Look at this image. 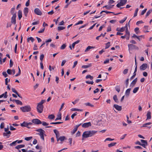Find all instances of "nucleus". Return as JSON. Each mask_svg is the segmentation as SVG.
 <instances>
[{"label":"nucleus","mask_w":152,"mask_h":152,"mask_svg":"<svg viewBox=\"0 0 152 152\" xmlns=\"http://www.w3.org/2000/svg\"><path fill=\"white\" fill-rule=\"evenodd\" d=\"M86 79L89 78L91 80H92L93 79L94 77L93 76H91L90 75H89L86 76Z\"/></svg>","instance_id":"33"},{"label":"nucleus","mask_w":152,"mask_h":152,"mask_svg":"<svg viewBox=\"0 0 152 152\" xmlns=\"http://www.w3.org/2000/svg\"><path fill=\"white\" fill-rule=\"evenodd\" d=\"M66 139V137L64 136H61L59 137L57 139V141L58 142L59 140L63 141L65 140Z\"/></svg>","instance_id":"16"},{"label":"nucleus","mask_w":152,"mask_h":152,"mask_svg":"<svg viewBox=\"0 0 152 152\" xmlns=\"http://www.w3.org/2000/svg\"><path fill=\"white\" fill-rule=\"evenodd\" d=\"M85 104L86 106H90L92 107H94V105L89 102L86 103Z\"/></svg>","instance_id":"51"},{"label":"nucleus","mask_w":152,"mask_h":152,"mask_svg":"<svg viewBox=\"0 0 152 152\" xmlns=\"http://www.w3.org/2000/svg\"><path fill=\"white\" fill-rule=\"evenodd\" d=\"M66 47V45L65 44H64L60 47V49L61 50H63Z\"/></svg>","instance_id":"44"},{"label":"nucleus","mask_w":152,"mask_h":152,"mask_svg":"<svg viewBox=\"0 0 152 152\" xmlns=\"http://www.w3.org/2000/svg\"><path fill=\"white\" fill-rule=\"evenodd\" d=\"M131 90V88H129L126 90V91L125 94L126 95V97H128L129 96L130 93V91Z\"/></svg>","instance_id":"19"},{"label":"nucleus","mask_w":152,"mask_h":152,"mask_svg":"<svg viewBox=\"0 0 152 152\" xmlns=\"http://www.w3.org/2000/svg\"><path fill=\"white\" fill-rule=\"evenodd\" d=\"M44 58V55L43 54H41L40 56V60L41 61V62H42V61L43 59V58Z\"/></svg>","instance_id":"49"},{"label":"nucleus","mask_w":152,"mask_h":152,"mask_svg":"<svg viewBox=\"0 0 152 152\" xmlns=\"http://www.w3.org/2000/svg\"><path fill=\"white\" fill-rule=\"evenodd\" d=\"M20 125L22 127L27 126V122L24 121L22 123L20 124Z\"/></svg>","instance_id":"27"},{"label":"nucleus","mask_w":152,"mask_h":152,"mask_svg":"<svg viewBox=\"0 0 152 152\" xmlns=\"http://www.w3.org/2000/svg\"><path fill=\"white\" fill-rule=\"evenodd\" d=\"M115 2V1L113 0H110L108 4H109L110 5Z\"/></svg>","instance_id":"64"},{"label":"nucleus","mask_w":152,"mask_h":152,"mask_svg":"<svg viewBox=\"0 0 152 152\" xmlns=\"http://www.w3.org/2000/svg\"><path fill=\"white\" fill-rule=\"evenodd\" d=\"M128 69H125L123 71V74L124 75L128 73Z\"/></svg>","instance_id":"52"},{"label":"nucleus","mask_w":152,"mask_h":152,"mask_svg":"<svg viewBox=\"0 0 152 152\" xmlns=\"http://www.w3.org/2000/svg\"><path fill=\"white\" fill-rule=\"evenodd\" d=\"M34 13L37 15H41L42 14V13L41 11L38 8H35L34 10Z\"/></svg>","instance_id":"10"},{"label":"nucleus","mask_w":152,"mask_h":152,"mask_svg":"<svg viewBox=\"0 0 152 152\" xmlns=\"http://www.w3.org/2000/svg\"><path fill=\"white\" fill-rule=\"evenodd\" d=\"M52 40L51 39H49L48 40H47L45 41V43L46 44V46H48V42H51L52 41Z\"/></svg>","instance_id":"42"},{"label":"nucleus","mask_w":152,"mask_h":152,"mask_svg":"<svg viewBox=\"0 0 152 152\" xmlns=\"http://www.w3.org/2000/svg\"><path fill=\"white\" fill-rule=\"evenodd\" d=\"M82 137L85 138H88L90 137L89 131H86L84 132L82 136Z\"/></svg>","instance_id":"7"},{"label":"nucleus","mask_w":152,"mask_h":152,"mask_svg":"<svg viewBox=\"0 0 152 152\" xmlns=\"http://www.w3.org/2000/svg\"><path fill=\"white\" fill-rule=\"evenodd\" d=\"M83 21L82 20H80L77 23H76L75 25H77L79 24H81L83 23Z\"/></svg>","instance_id":"58"},{"label":"nucleus","mask_w":152,"mask_h":152,"mask_svg":"<svg viewBox=\"0 0 152 152\" xmlns=\"http://www.w3.org/2000/svg\"><path fill=\"white\" fill-rule=\"evenodd\" d=\"M16 15L14 14H13L11 18V22L14 24H15L16 23Z\"/></svg>","instance_id":"13"},{"label":"nucleus","mask_w":152,"mask_h":152,"mask_svg":"<svg viewBox=\"0 0 152 152\" xmlns=\"http://www.w3.org/2000/svg\"><path fill=\"white\" fill-rule=\"evenodd\" d=\"M81 124H79L75 126V127L73 129L72 131L71 132L72 134L73 135L75 133V132L77 131L78 128L81 125Z\"/></svg>","instance_id":"11"},{"label":"nucleus","mask_w":152,"mask_h":152,"mask_svg":"<svg viewBox=\"0 0 152 152\" xmlns=\"http://www.w3.org/2000/svg\"><path fill=\"white\" fill-rule=\"evenodd\" d=\"M80 136V132L79 131H78L76 134V137H78Z\"/></svg>","instance_id":"59"},{"label":"nucleus","mask_w":152,"mask_h":152,"mask_svg":"<svg viewBox=\"0 0 152 152\" xmlns=\"http://www.w3.org/2000/svg\"><path fill=\"white\" fill-rule=\"evenodd\" d=\"M28 12V9L27 7H25L23 10L24 14L26 17H27Z\"/></svg>","instance_id":"20"},{"label":"nucleus","mask_w":152,"mask_h":152,"mask_svg":"<svg viewBox=\"0 0 152 152\" xmlns=\"http://www.w3.org/2000/svg\"><path fill=\"white\" fill-rule=\"evenodd\" d=\"M42 125L44 126H47L49 125V124L48 123H47L45 121H43L42 122Z\"/></svg>","instance_id":"60"},{"label":"nucleus","mask_w":152,"mask_h":152,"mask_svg":"<svg viewBox=\"0 0 152 152\" xmlns=\"http://www.w3.org/2000/svg\"><path fill=\"white\" fill-rule=\"evenodd\" d=\"M45 100H42L40 102L37 104V111L39 113H41L43 111L44 107L43 104L45 102Z\"/></svg>","instance_id":"1"},{"label":"nucleus","mask_w":152,"mask_h":152,"mask_svg":"<svg viewBox=\"0 0 152 152\" xmlns=\"http://www.w3.org/2000/svg\"><path fill=\"white\" fill-rule=\"evenodd\" d=\"M138 11V8H136L135 10V12L134 14V16H133L134 17L137 16Z\"/></svg>","instance_id":"41"},{"label":"nucleus","mask_w":152,"mask_h":152,"mask_svg":"<svg viewBox=\"0 0 152 152\" xmlns=\"http://www.w3.org/2000/svg\"><path fill=\"white\" fill-rule=\"evenodd\" d=\"M92 66V64L90 63L87 65H83L82 66V68L87 69V68L91 67Z\"/></svg>","instance_id":"22"},{"label":"nucleus","mask_w":152,"mask_h":152,"mask_svg":"<svg viewBox=\"0 0 152 152\" xmlns=\"http://www.w3.org/2000/svg\"><path fill=\"white\" fill-rule=\"evenodd\" d=\"M63 123V122H51L50 123V124H61Z\"/></svg>","instance_id":"50"},{"label":"nucleus","mask_w":152,"mask_h":152,"mask_svg":"<svg viewBox=\"0 0 152 152\" xmlns=\"http://www.w3.org/2000/svg\"><path fill=\"white\" fill-rule=\"evenodd\" d=\"M17 143H19V140H17L12 142L10 144V145L11 146H15L16 145Z\"/></svg>","instance_id":"18"},{"label":"nucleus","mask_w":152,"mask_h":152,"mask_svg":"<svg viewBox=\"0 0 152 152\" xmlns=\"http://www.w3.org/2000/svg\"><path fill=\"white\" fill-rule=\"evenodd\" d=\"M91 126V122H88L83 123L82 125L83 127L86 128Z\"/></svg>","instance_id":"9"},{"label":"nucleus","mask_w":152,"mask_h":152,"mask_svg":"<svg viewBox=\"0 0 152 152\" xmlns=\"http://www.w3.org/2000/svg\"><path fill=\"white\" fill-rule=\"evenodd\" d=\"M147 10V9L146 8L143 10H142L141 12V15H143L145 14V13L146 12Z\"/></svg>","instance_id":"57"},{"label":"nucleus","mask_w":152,"mask_h":152,"mask_svg":"<svg viewBox=\"0 0 152 152\" xmlns=\"http://www.w3.org/2000/svg\"><path fill=\"white\" fill-rule=\"evenodd\" d=\"M147 116V119L146 120L150 119L151 118V112L150 111H148V112L147 114H146Z\"/></svg>","instance_id":"17"},{"label":"nucleus","mask_w":152,"mask_h":152,"mask_svg":"<svg viewBox=\"0 0 152 152\" xmlns=\"http://www.w3.org/2000/svg\"><path fill=\"white\" fill-rule=\"evenodd\" d=\"M115 90L116 91H117L118 93H119L120 91V87L119 86H116L115 88Z\"/></svg>","instance_id":"35"},{"label":"nucleus","mask_w":152,"mask_h":152,"mask_svg":"<svg viewBox=\"0 0 152 152\" xmlns=\"http://www.w3.org/2000/svg\"><path fill=\"white\" fill-rule=\"evenodd\" d=\"M136 75V73H135L134 72L133 75L130 77V80H131L132 79H133L135 77Z\"/></svg>","instance_id":"54"},{"label":"nucleus","mask_w":152,"mask_h":152,"mask_svg":"<svg viewBox=\"0 0 152 152\" xmlns=\"http://www.w3.org/2000/svg\"><path fill=\"white\" fill-rule=\"evenodd\" d=\"M77 112H76L75 113H74L73 114H72V115L71 116V118L72 119H73L74 117L77 115Z\"/></svg>","instance_id":"61"},{"label":"nucleus","mask_w":152,"mask_h":152,"mask_svg":"<svg viewBox=\"0 0 152 152\" xmlns=\"http://www.w3.org/2000/svg\"><path fill=\"white\" fill-rule=\"evenodd\" d=\"M152 11V9H150L146 13V15H145L146 17H147L150 14L151 12Z\"/></svg>","instance_id":"36"},{"label":"nucleus","mask_w":152,"mask_h":152,"mask_svg":"<svg viewBox=\"0 0 152 152\" xmlns=\"http://www.w3.org/2000/svg\"><path fill=\"white\" fill-rule=\"evenodd\" d=\"M32 122L33 123L36 124H42V122L38 119H34L32 121Z\"/></svg>","instance_id":"6"},{"label":"nucleus","mask_w":152,"mask_h":152,"mask_svg":"<svg viewBox=\"0 0 152 152\" xmlns=\"http://www.w3.org/2000/svg\"><path fill=\"white\" fill-rule=\"evenodd\" d=\"M108 74V73L107 72H105L104 73L103 75L105 76V79H103L104 80H105L107 79V75Z\"/></svg>","instance_id":"53"},{"label":"nucleus","mask_w":152,"mask_h":152,"mask_svg":"<svg viewBox=\"0 0 152 152\" xmlns=\"http://www.w3.org/2000/svg\"><path fill=\"white\" fill-rule=\"evenodd\" d=\"M72 111H83V110L82 109H78L75 108H73L72 109Z\"/></svg>","instance_id":"45"},{"label":"nucleus","mask_w":152,"mask_h":152,"mask_svg":"<svg viewBox=\"0 0 152 152\" xmlns=\"http://www.w3.org/2000/svg\"><path fill=\"white\" fill-rule=\"evenodd\" d=\"M110 42H108L106 44L105 49H107L110 46Z\"/></svg>","instance_id":"46"},{"label":"nucleus","mask_w":152,"mask_h":152,"mask_svg":"<svg viewBox=\"0 0 152 152\" xmlns=\"http://www.w3.org/2000/svg\"><path fill=\"white\" fill-rule=\"evenodd\" d=\"M10 101H12V102H15L17 104H19V100H15V99H13V100H12L11 98H10Z\"/></svg>","instance_id":"40"},{"label":"nucleus","mask_w":152,"mask_h":152,"mask_svg":"<svg viewBox=\"0 0 152 152\" xmlns=\"http://www.w3.org/2000/svg\"><path fill=\"white\" fill-rule=\"evenodd\" d=\"M114 140V139H111L110 138H107L105 140H104V141L105 142L106 141H113Z\"/></svg>","instance_id":"55"},{"label":"nucleus","mask_w":152,"mask_h":152,"mask_svg":"<svg viewBox=\"0 0 152 152\" xmlns=\"http://www.w3.org/2000/svg\"><path fill=\"white\" fill-rule=\"evenodd\" d=\"M11 132L10 131H8V132H4L3 133V135L4 136H7V138H8L10 136Z\"/></svg>","instance_id":"21"},{"label":"nucleus","mask_w":152,"mask_h":152,"mask_svg":"<svg viewBox=\"0 0 152 152\" xmlns=\"http://www.w3.org/2000/svg\"><path fill=\"white\" fill-rule=\"evenodd\" d=\"M32 138V137H26L24 138V139L26 141H29Z\"/></svg>","instance_id":"48"},{"label":"nucleus","mask_w":152,"mask_h":152,"mask_svg":"<svg viewBox=\"0 0 152 152\" xmlns=\"http://www.w3.org/2000/svg\"><path fill=\"white\" fill-rule=\"evenodd\" d=\"M55 117V116L54 115L51 114V115H49L48 116V118L50 120H52V119H54V118Z\"/></svg>","instance_id":"28"},{"label":"nucleus","mask_w":152,"mask_h":152,"mask_svg":"<svg viewBox=\"0 0 152 152\" xmlns=\"http://www.w3.org/2000/svg\"><path fill=\"white\" fill-rule=\"evenodd\" d=\"M103 7H106V9L108 10H110L112 8V6H110L108 5H105Z\"/></svg>","instance_id":"47"},{"label":"nucleus","mask_w":152,"mask_h":152,"mask_svg":"<svg viewBox=\"0 0 152 152\" xmlns=\"http://www.w3.org/2000/svg\"><path fill=\"white\" fill-rule=\"evenodd\" d=\"M89 131V133L90 137H91L94 135L97 132V131H95V130H91V131Z\"/></svg>","instance_id":"14"},{"label":"nucleus","mask_w":152,"mask_h":152,"mask_svg":"<svg viewBox=\"0 0 152 152\" xmlns=\"http://www.w3.org/2000/svg\"><path fill=\"white\" fill-rule=\"evenodd\" d=\"M147 64H143L140 67V70H144L147 67Z\"/></svg>","instance_id":"8"},{"label":"nucleus","mask_w":152,"mask_h":152,"mask_svg":"<svg viewBox=\"0 0 152 152\" xmlns=\"http://www.w3.org/2000/svg\"><path fill=\"white\" fill-rule=\"evenodd\" d=\"M20 109L23 112H30L31 110V108L29 105H27L20 107Z\"/></svg>","instance_id":"2"},{"label":"nucleus","mask_w":152,"mask_h":152,"mask_svg":"<svg viewBox=\"0 0 152 152\" xmlns=\"http://www.w3.org/2000/svg\"><path fill=\"white\" fill-rule=\"evenodd\" d=\"M137 80V78H135L134 80L132 81L131 82L130 84V86H132V87H133L136 83Z\"/></svg>","instance_id":"15"},{"label":"nucleus","mask_w":152,"mask_h":152,"mask_svg":"<svg viewBox=\"0 0 152 152\" xmlns=\"http://www.w3.org/2000/svg\"><path fill=\"white\" fill-rule=\"evenodd\" d=\"M140 141L142 143H146V145L148 143H147V141H146V140H141Z\"/></svg>","instance_id":"62"},{"label":"nucleus","mask_w":152,"mask_h":152,"mask_svg":"<svg viewBox=\"0 0 152 152\" xmlns=\"http://www.w3.org/2000/svg\"><path fill=\"white\" fill-rule=\"evenodd\" d=\"M11 90L13 92L16 94L19 97V94L18 93V92L16 91L14 88H12Z\"/></svg>","instance_id":"32"},{"label":"nucleus","mask_w":152,"mask_h":152,"mask_svg":"<svg viewBox=\"0 0 152 152\" xmlns=\"http://www.w3.org/2000/svg\"><path fill=\"white\" fill-rule=\"evenodd\" d=\"M113 107L117 110L120 111L122 110V108L121 106H119L116 104H114Z\"/></svg>","instance_id":"12"},{"label":"nucleus","mask_w":152,"mask_h":152,"mask_svg":"<svg viewBox=\"0 0 152 152\" xmlns=\"http://www.w3.org/2000/svg\"><path fill=\"white\" fill-rule=\"evenodd\" d=\"M13 62L12 59H10V67H11L13 66Z\"/></svg>","instance_id":"63"},{"label":"nucleus","mask_w":152,"mask_h":152,"mask_svg":"<svg viewBox=\"0 0 152 152\" xmlns=\"http://www.w3.org/2000/svg\"><path fill=\"white\" fill-rule=\"evenodd\" d=\"M151 122H148L143 124L142 127H148L150 129L151 128V126H147L151 125Z\"/></svg>","instance_id":"24"},{"label":"nucleus","mask_w":152,"mask_h":152,"mask_svg":"<svg viewBox=\"0 0 152 152\" xmlns=\"http://www.w3.org/2000/svg\"><path fill=\"white\" fill-rule=\"evenodd\" d=\"M127 19V17H126L124 18L123 19L121 20H120L119 22L121 23H124L125 20H126Z\"/></svg>","instance_id":"43"},{"label":"nucleus","mask_w":152,"mask_h":152,"mask_svg":"<svg viewBox=\"0 0 152 152\" xmlns=\"http://www.w3.org/2000/svg\"><path fill=\"white\" fill-rule=\"evenodd\" d=\"M27 42H29V41L30 40H31V42H34V39L31 37H28L27 38Z\"/></svg>","instance_id":"30"},{"label":"nucleus","mask_w":152,"mask_h":152,"mask_svg":"<svg viewBox=\"0 0 152 152\" xmlns=\"http://www.w3.org/2000/svg\"><path fill=\"white\" fill-rule=\"evenodd\" d=\"M128 47L129 48V49L133 50L135 49L136 50H138L139 48L137 46L134 45L132 44H128Z\"/></svg>","instance_id":"5"},{"label":"nucleus","mask_w":152,"mask_h":152,"mask_svg":"<svg viewBox=\"0 0 152 152\" xmlns=\"http://www.w3.org/2000/svg\"><path fill=\"white\" fill-rule=\"evenodd\" d=\"M57 116V118L55 120V121L58 120H61V113L59 112Z\"/></svg>","instance_id":"23"},{"label":"nucleus","mask_w":152,"mask_h":152,"mask_svg":"<svg viewBox=\"0 0 152 152\" xmlns=\"http://www.w3.org/2000/svg\"><path fill=\"white\" fill-rule=\"evenodd\" d=\"M86 83L88 84H91L92 85V84H93L94 83V82L93 81H87L86 82Z\"/></svg>","instance_id":"56"},{"label":"nucleus","mask_w":152,"mask_h":152,"mask_svg":"<svg viewBox=\"0 0 152 152\" xmlns=\"http://www.w3.org/2000/svg\"><path fill=\"white\" fill-rule=\"evenodd\" d=\"M80 42L79 40H77L75 42H74L73 43L72 45V47L73 48H74L76 44H78Z\"/></svg>","instance_id":"31"},{"label":"nucleus","mask_w":152,"mask_h":152,"mask_svg":"<svg viewBox=\"0 0 152 152\" xmlns=\"http://www.w3.org/2000/svg\"><path fill=\"white\" fill-rule=\"evenodd\" d=\"M139 89V87H137L134 88L133 90V92L134 93H136Z\"/></svg>","instance_id":"38"},{"label":"nucleus","mask_w":152,"mask_h":152,"mask_svg":"<svg viewBox=\"0 0 152 152\" xmlns=\"http://www.w3.org/2000/svg\"><path fill=\"white\" fill-rule=\"evenodd\" d=\"M15 8H12L11 9V10L10 11V12L11 14L13 15V14H15L16 15V13L15 12Z\"/></svg>","instance_id":"37"},{"label":"nucleus","mask_w":152,"mask_h":152,"mask_svg":"<svg viewBox=\"0 0 152 152\" xmlns=\"http://www.w3.org/2000/svg\"><path fill=\"white\" fill-rule=\"evenodd\" d=\"M126 34L127 35L126 39L127 40H128L129 39L130 33L128 30L126 31Z\"/></svg>","instance_id":"25"},{"label":"nucleus","mask_w":152,"mask_h":152,"mask_svg":"<svg viewBox=\"0 0 152 152\" xmlns=\"http://www.w3.org/2000/svg\"><path fill=\"white\" fill-rule=\"evenodd\" d=\"M116 142H112L108 144V147L109 148L115 145L116 144Z\"/></svg>","instance_id":"34"},{"label":"nucleus","mask_w":152,"mask_h":152,"mask_svg":"<svg viewBox=\"0 0 152 152\" xmlns=\"http://www.w3.org/2000/svg\"><path fill=\"white\" fill-rule=\"evenodd\" d=\"M127 1V0H120V1L116 5V6L118 7H120V6H123L125 4Z\"/></svg>","instance_id":"4"},{"label":"nucleus","mask_w":152,"mask_h":152,"mask_svg":"<svg viewBox=\"0 0 152 152\" xmlns=\"http://www.w3.org/2000/svg\"><path fill=\"white\" fill-rule=\"evenodd\" d=\"M65 28V27L64 26H58V31H60L63 29H64Z\"/></svg>","instance_id":"39"},{"label":"nucleus","mask_w":152,"mask_h":152,"mask_svg":"<svg viewBox=\"0 0 152 152\" xmlns=\"http://www.w3.org/2000/svg\"><path fill=\"white\" fill-rule=\"evenodd\" d=\"M37 131L39 132V133H38V134L40 136L41 138L43 140H44V135L46 136L45 134H44L45 131L41 129H38L37 130Z\"/></svg>","instance_id":"3"},{"label":"nucleus","mask_w":152,"mask_h":152,"mask_svg":"<svg viewBox=\"0 0 152 152\" xmlns=\"http://www.w3.org/2000/svg\"><path fill=\"white\" fill-rule=\"evenodd\" d=\"M94 48V47L89 46L88 47H87L86 49L85 50V51L86 52H87L90 49L92 48Z\"/></svg>","instance_id":"29"},{"label":"nucleus","mask_w":152,"mask_h":152,"mask_svg":"<svg viewBox=\"0 0 152 152\" xmlns=\"http://www.w3.org/2000/svg\"><path fill=\"white\" fill-rule=\"evenodd\" d=\"M113 98L115 102L117 103H118L119 102V101L118 99L117 96L116 95H115L113 96Z\"/></svg>","instance_id":"26"}]
</instances>
